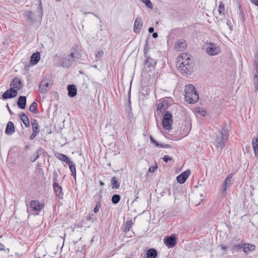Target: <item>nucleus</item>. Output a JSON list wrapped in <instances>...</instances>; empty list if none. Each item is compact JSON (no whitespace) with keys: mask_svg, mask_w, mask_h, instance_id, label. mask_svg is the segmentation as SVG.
Segmentation results:
<instances>
[{"mask_svg":"<svg viewBox=\"0 0 258 258\" xmlns=\"http://www.w3.org/2000/svg\"><path fill=\"white\" fill-rule=\"evenodd\" d=\"M80 57V54L78 51L77 46L73 47L71 49L70 54L62 59L61 66L65 68L70 67L75 61L76 58H79Z\"/></svg>","mask_w":258,"mask_h":258,"instance_id":"obj_1","label":"nucleus"},{"mask_svg":"<svg viewBox=\"0 0 258 258\" xmlns=\"http://www.w3.org/2000/svg\"><path fill=\"white\" fill-rule=\"evenodd\" d=\"M229 134L228 131L222 128L220 131L216 134L215 144L217 148L223 149L225 146L226 143L228 139Z\"/></svg>","mask_w":258,"mask_h":258,"instance_id":"obj_2","label":"nucleus"},{"mask_svg":"<svg viewBox=\"0 0 258 258\" xmlns=\"http://www.w3.org/2000/svg\"><path fill=\"white\" fill-rule=\"evenodd\" d=\"M189 60L187 54H182L178 58V69L181 71L183 74L187 75L189 72Z\"/></svg>","mask_w":258,"mask_h":258,"instance_id":"obj_3","label":"nucleus"},{"mask_svg":"<svg viewBox=\"0 0 258 258\" xmlns=\"http://www.w3.org/2000/svg\"><path fill=\"white\" fill-rule=\"evenodd\" d=\"M172 114L169 111H166L162 119V126L166 130L170 131L172 129L173 122Z\"/></svg>","mask_w":258,"mask_h":258,"instance_id":"obj_4","label":"nucleus"},{"mask_svg":"<svg viewBox=\"0 0 258 258\" xmlns=\"http://www.w3.org/2000/svg\"><path fill=\"white\" fill-rule=\"evenodd\" d=\"M208 47L206 49V53L210 55H216L220 52V48L217 44L210 42L208 43Z\"/></svg>","mask_w":258,"mask_h":258,"instance_id":"obj_5","label":"nucleus"},{"mask_svg":"<svg viewBox=\"0 0 258 258\" xmlns=\"http://www.w3.org/2000/svg\"><path fill=\"white\" fill-rule=\"evenodd\" d=\"M234 173H230L225 179L222 189V194L225 196L226 194L227 189L230 187L232 184V179Z\"/></svg>","mask_w":258,"mask_h":258,"instance_id":"obj_6","label":"nucleus"},{"mask_svg":"<svg viewBox=\"0 0 258 258\" xmlns=\"http://www.w3.org/2000/svg\"><path fill=\"white\" fill-rule=\"evenodd\" d=\"M184 99L186 102L190 104L196 103L199 99V94L197 91H194L189 94L185 95Z\"/></svg>","mask_w":258,"mask_h":258,"instance_id":"obj_7","label":"nucleus"},{"mask_svg":"<svg viewBox=\"0 0 258 258\" xmlns=\"http://www.w3.org/2000/svg\"><path fill=\"white\" fill-rule=\"evenodd\" d=\"M169 103L166 99H163L162 101L157 104V113L159 115L164 112L168 107Z\"/></svg>","mask_w":258,"mask_h":258,"instance_id":"obj_8","label":"nucleus"},{"mask_svg":"<svg viewBox=\"0 0 258 258\" xmlns=\"http://www.w3.org/2000/svg\"><path fill=\"white\" fill-rule=\"evenodd\" d=\"M164 243L168 248L173 247L177 243L175 234H171L164 239Z\"/></svg>","mask_w":258,"mask_h":258,"instance_id":"obj_9","label":"nucleus"},{"mask_svg":"<svg viewBox=\"0 0 258 258\" xmlns=\"http://www.w3.org/2000/svg\"><path fill=\"white\" fill-rule=\"evenodd\" d=\"M17 94V90H15L13 88H10L4 93L2 95V98L3 100L13 98L16 97Z\"/></svg>","mask_w":258,"mask_h":258,"instance_id":"obj_10","label":"nucleus"},{"mask_svg":"<svg viewBox=\"0 0 258 258\" xmlns=\"http://www.w3.org/2000/svg\"><path fill=\"white\" fill-rule=\"evenodd\" d=\"M49 82L47 79H43L39 86V91L41 94H46L49 89Z\"/></svg>","mask_w":258,"mask_h":258,"instance_id":"obj_11","label":"nucleus"},{"mask_svg":"<svg viewBox=\"0 0 258 258\" xmlns=\"http://www.w3.org/2000/svg\"><path fill=\"white\" fill-rule=\"evenodd\" d=\"M190 174V170L187 169L184 172H182L180 175H178L176 177L177 182L180 184L184 183Z\"/></svg>","mask_w":258,"mask_h":258,"instance_id":"obj_12","label":"nucleus"},{"mask_svg":"<svg viewBox=\"0 0 258 258\" xmlns=\"http://www.w3.org/2000/svg\"><path fill=\"white\" fill-rule=\"evenodd\" d=\"M11 87L13 88L15 90H17V92L22 88L23 84L21 80L18 77H15L12 81L11 84Z\"/></svg>","mask_w":258,"mask_h":258,"instance_id":"obj_13","label":"nucleus"},{"mask_svg":"<svg viewBox=\"0 0 258 258\" xmlns=\"http://www.w3.org/2000/svg\"><path fill=\"white\" fill-rule=\"evenodd\" d=\"M44 207L43 203L37 200H32L30 202V207L34 211H39Z\"/></svg>","mask_w":258,"mask_h":258,"instance_id":"obj_14","label":"nucleus"},{"mask_svg":"<svg viewBox=\"0 0 258 258\" xmlns=\"http://www.w3.org/2000/svg\"><path fill=\"white\" fill-rule=\"evenodd\" d=\"M186 46L187 42L183 39L178 40L175 43V49L176 50L179 51H183L184 50L186 47Z\"/></svg>","mask_w":258,"mask_h":258,"instance_id":"obj_15","label":"nucleus"},{"mask_svg":"<svg viewBox=\"0 0 258 258\" xmlns=\"http://www.w3.org/2000/svg\"><path fill=\"white\" fill-rule=\"evenodd\" d=\"M144 57L146 58L145 61V64L147 67L151 68H154L155 67L157 63V61L155 59L152 58L149 55Z\"/></svg>","mask_w":258,"mask_h":258,"instance_id":"obj_16","label":"nucleus"},{"mask_svg":"<svg viewBox=\"0 0 258 258\" xmlns=\"http://www.w3.org/2000/svg\"><path fill=\"white\" fill-rule=\"evenodd\" d=\"M142 25V19L139 17H137L135 20L134 26V31L136 34L140 33Z\"/></svg>","mask_w":258,"mask_h":258,"instance_id":"obj_17","label":"nucleus"},{"mask_svg":"<svg viewBox=\"0 0 258 258\" xmlns=\"http://www.w3.org/2000/svg\"><path fill=\"white\" fill-rule=\"evenodd\" d=\"M243 251L245 253L249 252H252L255 249V246L253 244L247 243H243Z\"/></svg>","mask_w":258,"mask_h":258,"instance_id":"obj_18","label":"nucleus"},{"mask_svg":"<svg viewBox=\"0 0 258 258\" xmlns=\"http://www.w3.org/2000/svg\"><path fill=\"white\" fill-rule=\"evenodd\" d=\"M68 96L70 97H74L77 95V89L75 85H69L67 87Z\"/></svg>","mask_w":258,"mask_h":258,"instance_id":"obj_19","label":"nucleus"},{"mask_svg":"<svg viewBox=\"0 0 258 258\" xmlns=\"http://www.w3.org/2000/svg\"><path fill=\"white\" fill-rule=\"evenodd\" d=\"M15 131V127L13 122L9 121L7 124L6 128L5 130L6 134L8 135H12Z\"/></svg>","mask_w":258,"mask_h":258,"instance_id":"obj_20","label":"nucleus"},{"mask_svg":"<svg viewBox=\"0 0 258 258\" xmlns=\"http://www.w3.org/2000/svg\"><path fill=\"white\" fill-rule=\"evenodd\" d=\"M53 187L56 196L58 197L59 198H62L63 194L62 193L61 186L59 185L58 183L54 182L53 184Z\"/></svg>","mask_w":258,"mask_h":258,"instance_id":"obj_21","label":"nucleus"},{"mask_svg":"<svg viewBox=\"0 0 258 258\" xmlns=\"http://www.w3.org/2000/svg\"><path fill=\"white\" fill-rule=\"evenodd\" d=\"M17 105L20 109H24L26 105V97L20 96L17 101Z\"/></svg>","mask_w":258,"mask_h":258,"instance_id":"obj_22","label":"nucleus"},{"mask_svg":"<svg viewBox=\"0 0 258 258\" xmlns=\"http://www.w3.org/2000/svg\"><path fill=\"white\" fill-rule=\"evenodd\" d=\"M40 59V54L39 52H36L34 53L31 57L30 59V63L32 65L36 64Z\"/></svg>","mask_w":258,"mask_h":258,"instance_id":"obj_23","label":"nucleus"},{"mask_svg":"<svg viewBox=\"0 0 258 258\" xmlns=\"http://www.w3.org/2000/svg\"><path fill=\"white\" fill-rule=\"evenodd\" d=\"M19 117L26 127L30 126V121L27 116L24 113L19 114Z\"/></svg>","mask_w":258,"mask_h":258,"instance_id":"obj_24","label":"nucleus"},{"mask_svg":"<svg viewBox=\"0 0 258 258\" xmlns=\"http://www.w3.org/2000/svg\"><path fill=\"white\" fill-rule=\"evenodd\" d=\"M55 157L59 160L66 163L67 164L70 161V159L66 155L57 153L55 155Z\"/></svg>","mask_w":258,"mask_h":258,"instance_id":"obj_25","label":"nucleus"},{"mask_svg":"<svg viewBox=\"0 0 258 258\" xmlns=\"http://www.w3.org/2000/svg\"><path fill=\"white\" fill-rule=\"evenodd\" d=\"M133 225V222L132 220H127L125 224L123 226L122 230L124 232L126 233L128 232Z\"/></svg>","mask_w":258,"mask_h":258,"instance_id":"obj_26","label":"nucleus"},{"mask_svg":"<svg viewBox=\"0 0 258 258\" xmlns=\"http://www.w3.org/2000/svg\"><path fill=\"white\" fill-rule=\"evenodd\" d=\"M111 185L112 189H118L120 187V183L115 176L112 177L111 179Z\"/></svg>","mask_w":258,"mask_h":258,"instance_id":"obj_27","label":"nucleus"},{"mask_svg":"<svg viewBox=\"0 0 258 258\" xmlns=\"http://www.w3.org/2000/svg\"><path fill=\"white\" fill-rule=\"evenodd\" d=\"M157 256V251L155 249L150 248L147 252V258H156Z\"/></svg>","mask_w":258,"mask_h":258,"instance_id":"obj_28","label":"nucleus"},{"mask_svg":"<svg viewBox=\"0 0 258 258\" xmlns=\"http://www.w3.org/2000/svg\"><path fill=\"white\" fill-rule=\"evenodd\" d=\"M31 125L33 131H36L37 133H39V125L37 120L35 119H31Z\"/></svg>","mask_w":258,"mask_h":258,"instance_id":"obj_29","label":"nucleus"},{"mask_svg":"<svg viewBox=\"0 0 258 258\" xmlns=\"http://www.w3.org/2000/svg\"><path fill=\"white\" fill-rule=\"evenodd\" d=\"M253 83L254 86L255 91L258 90V72H253Z\"/></svg>","mask_w":258,"mask_h":258,"instance_id":"obj_30","label":"nucleus"},{"mask_svg":"<svg viewBox=\"0 0 258 258\" xmlns=\"http://www.w3.org/2000/svg\"><path fill=\"white\" fill-rule=\"evenodd\" d=\"M194 91H196L194 86L191 84L186 85L185 88V95L189 94L194 92Z\"/></svg>","mask_w":258,"mask_h":258,"instance_id":"obj_31","label":"nucleus"},{"mask_svg":"<svg viewBox=\"0 0 258 258\" xmlns=\"http://www.w3.org/2000/svg\"><path fill=\"white\" fill-rule=\"evenodd\" d=\"M252 148L254 151V155L256 157L258 156V139L256 138L252 141Z\"/></svg>","mask_w":258,"mask_h":258,"instance_id":"obj_32","label":"nucleus"},{"mask_svg":"<svg viewBox=\"0 0 258 258\" xmlns=\"http://www.w3.org/2000/svg\"><path fill=\"white\" fill-rule=\"evenodd\" d=\"M120 200V196L118 194H114L111 198V202L113 204H117Z\"/></svg>","mask_w":258,"mask_h":258,"instance_id":"obj_33","label":"nucleus"},{"mask_svg":"<svg viewBox=\"0 0 258 258\" xmlns=\"http://www.w3.org/2000/svg\"><path fill=\"white\" fill-rule=\"evenodd\" d=\"M37 103L36 102H33L29 107V110L32 113H36L37 110Z\"/></svg>","mask_w":258,"mask_h":258,"instance_id":"obj_34","label":"nucleus"},{"mask_svg":"<svg viewBox=\"0 0 258 258\" xmlns=\"http://www.w3.org/2000/svg\"><path fill=\"white\" fill-rule=\"evenodd\" d=\"M26 16H27V18L31 22H33L34 21V16L33 13L32 11H29L27 12H26Z\"/></svg>","mask_w":258,"mask_h":258,"instance_id":"obj_35","label":"nucleus"},{"mask_svg":"<svg viewBox=\"0 0 258 258\" xmlns=\"http://www.w3.org/2000/svg\"><path fill=\"white\" fill-rule=\"evenodd\" d=\"M218 12L220 15H224L225 12V7L223 3L222 2H220V5L218 7Z\"/></svg>","mask_w":258,"mask_h":258,"instance_id":"obj_36","label":"nucleus"},{"mask_svg":"<svg viewBox=\"0 0 258 258\" xmlns=\"http://www.w3.org/2000/svg\"><path fill=\"white\" fill-rule=\"evenodd\" d=\"M142 3H144L146 7L149 9H153V4L150 0H141Z\"/></svg>","mask_w":258,"mask_h":258,"instance_id":"obj_37","label":"nucleus"},{"mask_svg":"<svg viewBox=\"0 0 258 258\" xmlns=\"http://www.w3.org/2000/svg\"><path fill=\"white\" fill-rule=\"evenodd\" d=\"M243 243L241 244H236L234 245L233 246L231 247V250L232 251H234L235 250H240L241 249L243 250Z\"/></svg>","mask_w":258,"mask_h":258,"instance_id":"obj_38","label":"nucleus"},{"mask_svg":"<svg viewBox=\"0 0 258 258\" xmlns=\"http://www.w3.org/2000/svg\"><path fill=\"white\" fill-rule=\"evenodd\" d=\"M97 217L96 216L94 215L93 214H89L87 216V220L88 221H89L91 222H93L95 220H96Z\"/></svg>","mask_w":258,"mask_h":258,"instance_id":"obj_39","label":"nucleus"},{"mask_svg":"<svg viewBox=\"0 0 258 258\" xmlns=\"http://www.w3.org/2000/svg\"><path fill=\"white\" fill-rule=\"evenodd\" d=\"M69 165V168L71 172H73L76 169V165L73 163L71 160L67 163Z\"/></svg>","mask_w":258,"mask_h":258,"instance_id":"obj_40","label":"nucleus"},{"mask_svg":"<svg viewBox=\"0 0 258 258\" xmlns=\"http://www.w3.org/2000/svg\"><path fill=\"white\" fill-rule=\"evenodd\" d=\"M101 206V203L100 201H98L96 205V206L94 208V210H93V211L94 213H96L97 212H98Z\"/></svg>","mask_w":258,"mask_h":258,"instance_id":"obj_41","label":"nucleus"},{"mask_svg":"<svg viewBox=\"0 0 258 258\" xmlns=\"http://www.w3.org/2000/svg\"><path fill=\"white\" fill-rule=\"evenodd\" d=\"M39 8L38 10V12L39 13V14L41 16V17L43 15V8L42 6V3L40 0L39 1Z\"/></svg>","mask_w":258,"mask_h":258,"instance_id":"obj_42","label":"nucleus"},{"mask_svg":"<svg viewBox=\"0 0 258 258\" xmlns=\"http://www.w3.org/2000/svg\"><path fill=\"white\" fill-rule=\"evenodd\" d=\"M150 141L152 144H154L156 147L159 148L160 144L158 143L152 136H150Z\"/></svg>","mask_w":258,"mask_h":258,"instance_id":"obj_43","label":"nucleus"},{"mask_svg":"<svg viewBox=\"0 0 258 258\" xmlns=\"http://www.w3.org/2000/svg\"><path fill=\"white\" fill-rule=\"evenodd\" d=\"M149 47L148 46V45L146 43V45L144 47V56H147V55H148V53H149Z\"/></svg>","mask_w":258,"mask_h":258,"instance_id":"obj_44","label":"nucleus"},{"mask_svg":"<svg viewBox=\"0 0 258 258\" xmlns=\"http://www.w3.org/2000/svg\"><path fill=\"white\" fill-rule=\"evenodd\" d=\"M103 51L102 50L98 51L96 54V58L97 59L100 58L103 56Z\"/></svg>","mask_w":258,"mask_h":258,"instance_id":"obj_45","label":"nucleus"},{"mask_svg":"<svg viewBox=\"0 0 258 258\" xmlns=\"http://www.w3.org/2000/svg\"><path fill=\"white\" fill-rule=\"evenodd\" d=\"M253 72H258V54L257 55V58L255 61L254 68Z\"/></svg>","mask_w":258,"mask_h":258,"instance_id":"obj_46","label":"nucleus"},{"mask_svg":"<svg viewBox=\"0 0 258 258\" xmlns=\"http://www.w3.org/2000/svg\"><path fill=\"white\" fill-rule=\"evenodd\" d=\"M39 133H37L36 131H33V133L30 136V139L31 140H33L35 137Z\"/></svg>","mask_w":258,"mask_h":258,"instance_id":"obj_47","label":"nucleus"},{"mask_svg":"<svg viewBox=\"0 0 258 258\" xmlns=\"http://www.w3.org/2000/svg\"><path fill=\"white\" fill-rule=\"evenodd\" d=\"M163 159L164 162H168V161H171L172 160V158L168 155H165L163 158Z\"/></svg>","mask_w":258,"mask_h":258,"instance_id":"obj_48","label":"nucleus"},{"mask_svg":"<svg viewBox=\"0 0 258 258\" xmlns=\"http://www.w3.org/2000/svg\"><path fill=\"white\" fill-rule=\"evenodd\" d=\"M172 146L169 144H160L159 148H171Z\"/></svg>","mask_w":258,"mask_h":258,"instance_id":"obj_49","label":"nucleus"},{"mask_svg":"<svg viewBox=\"0 0 258 258\" xmlns=\"http://www.w3.org/2000/svg\"><path fill=\"white\" fill-rule=\"evenodd\" d=\"M39 155L35 154V155H33V157L31 158V161L33 162L35 161L39 158Z\"/></svg>","mask_w":258,"mask_h":258,"instance_id":"obj_50","label":"nucleus"},{"mask_svg":"<svg viewBox=\"0 0 258 258\" xmlns=\"http://www.w3.org/2000/svg\"><path fill=\"white\" fill-rule=\"evenodd\" d=\"M157 167L155 166H152L150 167L149 169V171L150 172L153 173L155 171V170L157 169Z\"/></svg>","mask_w":258,"mask_h":258,"instance_id":"obj_51","label":"nucleus"},{"mask_svg":"<svg viewBox=\"0 0 258 258\" xmlns=\"http://www.w3.org/2000/svg\"><path fill=\"white\" fill-rule=\"evenodd\" d=\"M43 149H42V148L40 147L37 150V152H36V155H39V156L41 155V153L43 151Z\"/></svg>","mask_w":258,"mask_h":258,"instance_id":"obj_52","label":"nucleus"},{"mask_svg":"<svg viewBox=\"0 0 258 258\" xmlns=\"http://www.w3.org/2000/svg\"><path fill=\"white\" fill-rule=\"evenodd\" d=\"M252 4L253 5L258 6V0H250Z\"/></svg>","mask_w":258,"mask_h":258,"instance_id":"obj_53","label":"nucleus"},{"mask_svg":"<svg viewBox=\"0 0 258 258\" xmlns=\"http://www.w3.org/2000/svg\"><path fill=\"white\" fill-rule=\"evenodd\" d=\"M154 31V28L152 27H151L149 28L148 31L150 33H153Z\"/></svg>","mask_w":258,"mask_h":258,"instance_id":"obj_54","label":"nucleus"},{"mask_svg":"<svg viewBox=\"0 0 258 258\" xmlns=\"http://www.w3.org/2000/svg\"><path fill=\"white\" fill-rule=\"evenodd\" d=\"M72 175L73 176L75 180H76V170H75L73 172H72Z\"/></svg>","mask_w":258,"mask_h":258,"instance_id":"obj_55","label":"nucleus"},{"mask_svg":"<svg viewBox=\"0 0 258 258\" xmlns=\"http://www.w3.org/2000/svg\"><path fill=\"white\" fill-rule=\"evenodd\" d=\"M220 246H221V248L222 250H226L227 246L226 245H225L224 244H221L220 245Z\"/></svg>","mask_w":258,"mask_h":258,"instance_id":"obj_56","label":"nucleus"},{"mask_svg":"<svg viewBox=\"0 0 258 258\" xmlns=\"http://www.w3.org/2000/svg\"><path fill=\"white\" fill-rule=\"evenodd\" d=\"M158 35V33L157 32H153V34H152V36L154 38H157Z\"/></svg>","mask_w":258,"mask_h":258,"instance_id":"obj_57","label":"nucleus"},{"mask_svg":"<svg viewBox=\"0 0 258 258\" xmlns=\"http://www.w3.org/2000/svg\"><path fill=\"white\" fill-rule=\"evenodd\" d=\"M7 107L9 113H10V114H12L13 112H12V110H11L10 107L9 106L8 104H7Z\"/></svg>","mask_w":258,"mask_h":258,"instance_id":"obj_58","label":"nucleus"},{"mask_svg":"<svg viewBox=\"0 0 258 258\" xmlns=\"http://www.w3.org/2000/svg\"><path fill=\"white\" fill-rule=\"evenodd\" d=\"M4 247H5L4 245L2 243H0V250H4Z\"/></svg>","mask_w":258,"mask_h":258,"instance_id":"obj_59","label":"nucleus"},{"mask_svg":"<svg viewBox=\"0 0 258 258\" xmlns=\"http://www.w3.org/2000/svg\"><path fill=\"white\" fill-rule=\"evenodd\" d=\"M24 149L25 150H28L29 149V145H26L24 147Z\"/></svg>","mask_w":258,"mask_h":258,"instance_id":"obj_60","label":"nucleus"},{"mask_svg":"<svg viewBox=\"0 0 258 258\" xmlns=\"http://www.w3.org/2000/svg\"><path fill=\"white\" fill-rule=\"evenodd\" d=\"M99 184L101 186H103L104 185V183L101 180L99 181Z\"/></svg>","mask_w":258,"mask_h":258,"instance_id":"obj_61","label":"nucleus"},{"mask_svg":"<svg viewBox=\"0 0 258 258\" xmlns=\"http://www.w3.org/2000/svg\"><path fill=\"white\" fill-rule=\"evenodd\" d=\"M94 238L95 237H93L92 238L91 240V243H93L94 241Z\"/></svg>","mask_w":258,"mask_h":258,"instance_id":"obj_62","label":"nucleus"},{"mask_svg":"<svg viewBox=\"0 0 258 258\" xmlns=\"http://www.w3.org/2000/svg\"><path fill=\"white\" fill-rule=\"evenodd\" d=\"M240 11H242V9H241V7H239Z\"/></svg>","mask_w":258,"mask_h":258,"instance_id":"obj_63","label":"nucleus"},{"mask_svg":"<svg viewBox=\"0 0 258 258\" xmlns=\"http://www.w3.org/2000/svg\"><path fill=\"white\" fill-rule=\"evenodd\" d=\"M58 1H59L60 0H58Z\"/></svg>","mask_w":258,"mask_h":258,"instance_id":"obj_64","label":"nucleus"}]
</instances>
